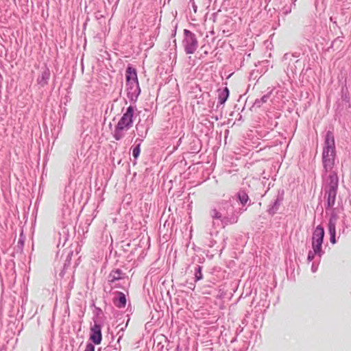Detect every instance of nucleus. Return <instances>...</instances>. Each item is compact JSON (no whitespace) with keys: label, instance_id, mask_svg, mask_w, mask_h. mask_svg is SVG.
I'll return each mask as SVG.
<instances>
[{"label":"nucleus","instance_id":"obj_25","mask_svg":"<svg viewBox=\"0 0 351 351\" xmlns=\"http://www.w3.org/2000/svg\"><path fill=\"white\" fill-rule=\"evenodd\" d=\"M84 351H95V346L91 343H87Z\"/></svg>","mask_w":351,"mask_h":351},{"label":"nucleus","instance_id":"obj_33","mask_svg":"<svg viewBox=\"0 0 351 351\" xmlns=\"http://www.w3.org/2000/svg\"><path fill=\"white\" fill-rule=\"evenodd\" d=\"M70 255H72V253H71L69 255H67V259L70 257Z\"/></svg>","mask_w":351,"mask_h":351},{"label":"nucleus","instance_id":"obj_26","mask_svg":"<svg viewBox=\"0 0 351 351\" xmlns=\"http://www.w3.org/2000/svg\"><path fill=\"white\" fill-rule=\"evenodd\" d=\"M291 57H298V56L296 54L285 53L283 56V59L285 60H291Z\"/></svg>","mask_w":351,"mask_h":351},{"label":"nucleus","instance_id":"obj_23","mask_svg":"<svg viewBox=\"0 0 351 351\" xmlns=\"http://www.w3.org/2000/svg\"><path fill=\"white\" fill-rule=\"evenodd\" d=\"M315 255H317V254H314L313 250H310L308 253V261L311 262L314 259Z\"/></svg>","mask_w":351,"mask_h":351},{"label":"nucleus","instance_id":"obj_10","mask_svg":"<svg viewBox=\"0 0 351 351\" xmlns=\"http://www.w3.org/2000/svg\"><path fill=\"white\" fill-rule=\"evenodd\" d=\"M336 221L335 216H331L328 221V232L330 234V241L331 243L335 244L337 243L336 240Z\"/></svg>","mask_w":351,"mask_h":351},{"label":"nucleus","instance_id":"obj_4","mask_svg":"<svg viewBox=\"0 0 351 351\" xmlns=\"http://www.w3.org/2000/svg\"><path fill=\"white\" fill-rule=\"evenodd\" d=\"M126 90L127 96L130 101L136 102L141 93V88L136 70L130 66L126 69Z\"/></svg>","mask_w":351,"mask_h":351},{"label":"nucleus","instance_id":"obj_30","mask_svg":"<svg viewBox=\"0 0 351 351\" xmlns=\"http://www.w3.org/2000/svg\"><path fill=\"white\" fill-rule=\"evenodd\" d=\"M95 309H96V311H97V315H99V313H102V311H101V309L100 308L96 307V308H95Z\"/></svg>","mask_w":351,"mask_h":351},{"label":"nucleus","instance_id":"obj_1","mask_svg":"<svg viewBox=\"0 0 351 351\" xmlns=\"http://www.w3.org/2000/svg\"><path fill=\"white\" fill-rule=\"evenodd\" d=\"M246 210V208H239L234 210L231 202H226L222 203L219 210L216 208L210 210V215L213 219H219L223 228L229 224H234L238 221L239 215Z\"/></svg>","mask_w":351,"mask_h":351},{"label":"nucleus","instance_id":"obj_24","mask_svg":"<svg viewBox=\"0 0 351 351\" xmlns=\"http://www.w3.org/2000/svg\"><path fill=\"white\" fill-rule=\"evenodd\" d=\"M143 128V125H140L139 123L136 124V131L138 132V134L141 136V137H145V134H146V132L145 133V134H143V132H141V133H139V130H140V128Z\"/></svg>","mask_w":351,"mask_h":351},{"label":"nucleus","instance_id":"obj_14","mask_svg":"<svg viewBox=\"0 0 351 351\" xmlns=\"http://www.w3.org/2000/svg\"><path fill=\"white\" fill-rule=\"evenodd\" d=\"M219 94H218V100L219 104L220 105H223L225 104V102L227 101L228 97H229V89L228 87H225L222 90H218Z\"/></svg>","mask_w":351,"mask_h":351},{"label":"nucleus","instance_id":"obj_15","mask_svg":"<svg viewBox=\"0 0 351 351\" xmlns=\"http://www.w3.org/2000/svg\"><path fill=\"white\" fill-rule=\"evenodd\" d=\"M322 243L323 242L312 241V248L313 253L317 254L319 258L324 254V252L322 248Z\"/></svg>","mask_w":351,"mask_h":351},{"label":"nucleus","instance_id":"obj_5","mask_svg":"<svg viewBox=\"0 0 351 351\" xmlns=\"http://www.w3.org/2000/svg\"><path fill=\"white\" fill-rule=\"evenodd\" d=\"M339 179L337 173H331L326 180L324 186V198L326 199V209L332 208L335 203L337 191L338 188Z\"/></svg>","mask_w":351,"mask_h":351},{"label":"nucleus","instance_id":"obj_32","mask_svg":"<svg viewBox=\"0 0 351 351\" xmlns=\"http://www.w3.org/2000/svg\"><path fill=\"white\" fill-rule=\"evenodd\" d=\"M237 330H239V332H242L243 330V328H241V326H239V328H238Z\"/></svg>","mask_w":351,"mask_h":351},{"label":"nucleus","instance_id":"obj_8","mask_svg":"<svg viewBox=\"0 0 351 351\" xmlns=\"http://www.w3.org/2000/svg\"><path fill=\"white\" fill-rule=\"evenodd\" d=\"M90 339L95 345L101 343L102 340L101 326L96 323L90 328Z\"/></svg>","mask_w":351,"mask_h":351},{"label":"nucleus","instance_id":"obj_9","mask_svg":"<svg viewBox=\"0 0 351 351\" xmlns=\"http://www.w3.org/2000/svg\"><path fill=\"white\" fill-rule=\"evenodd\" d=\"M51 76V72L49 69L45 66L43 71H41V73L37 77V84L40 87H45L48 84L49 80L50 79Z\"/></svg>","mask_w":351,"mask_h":351},{"label":"nucleus","instance_id":"obj_16","mask_svg":"<svg viewBox=\"0 0 351 351\" xmlns=\"http://www.w3.org/2000/svg\"><path fill=\"white\" fill-rule=\"evenodd\" d=\"M342 221L344 227L343 229V232L345 228H348L351 227V206L350 208V210L344 215Z\"/></svg>","mask_w":351,"mask_h":351},{"label":"nucleus","instance_id":"obj_27","mask_svg":"<svg viewBox=\"0 0 351 351\" xmlns=\"http://www.w3.org/2000/svg\"><path fill=\"white\" fill-rule=\"evenodd\" d=\"M318 269V264L315 263V262H313L312 263V265H311V271L313 273H315L317 271Z\"/></svg>","mask_w":351,"mask_h":351},{"label":"nucleus","instance_id":"obj_7","mask_svg":"<svg viewBox=\"0 0 351 351\" xmlns=\"http://www.w3.org/2000/svg\"><path fill=\"white\" fill-rule=\"evenodd\" d=\"M284 191H282L281 193L278 192V195L276 196V198L272 201L267 207V213L271 215L274 216L279 210L284 197H283Z\"/></svg>","mask_w":351,"mask_h":351},{"label":"nucleus","instance_id":"obj_2","mask_svg":"<svg viewBox=\"0 0 351 351\" xmlns=\"http://www.w3.org/2000/svg\"><path fill=\"white\" fill-rule=\"evenodd\" d=\"M335 143L333 133L330 131L326 132L324 146L322 152V162L326 172L330 171L335 165Z\"/></svg>","mask_w":351,"mask_h":351},{"label":"nucleus","instance_id":"obj_22","mask_svg":"<svg viewBox=\"0 0 351 351\" xmlns=\"http://www.w3.org/2000/svg\"><path fill=\"white\" fill-rule=\"evenodd\" d=\"M142 140L139 141V143L132 149V156L134 158V159H137L139 156L140 152H141V141Z\"/></svg>","mask_w":351,"mask_h":351},{"label":"nucleus","instance_id":"obj_11","mask_svg":"<svg viewBox=\"0 0 351 351\" xmlns=\"http://www.w3.org/2000/svg\"><path fill=\"white\" fill-rule=\"evenodd\" d=\"M113 302L117 307L119 308H124L127 302L125 295L123 292L117 291Z\"/></svg>","mask_w":351,"mask_h":351},{"label":"nucleus","instance_id":"obj_13","mask_svg":"<svg viewBox=\"0 0 351 351\" xmlns=\"http://www.w3.org/2000/svg\"><path fill=\"white\" fill-rule=\"evenodd\" d=\"M124 276L125 274L123 273L122 270L120 269L112 270L108 276V282L110 283H113L117 280L123 279L124 278Z\"/></svg>","mask_w":351,"mask_h":351},{"label":"nucleus","instance_id":"obj_17","mask_svg":"<svg viewBox=\"0 0 351 351\" xmlns=\"http://www.w3.org/2000/svg\"><path fill=\"white\" fill-rule=\"evenodd\" d=\"M237 197L240 202V203L245 206L247 202L249 201V197L247 193L245 191H240L237 193Z\"/></svg>","mask_w":351,"mask_h":351},{"label":"nucleus","instance_id":"obj_28","mask_svg":"<svg viewBox=\"0 0 351 351\" xmlns=\"http://www.w3.org/2000/svg\"><path fill=\"white\" fill-rule=\"evenodd\" d=\"M291 8H290V7L285 6V7H284V8H283V12H284V14H287L290 13V12H291Z\"/></svg>","mask_w":351,"mask_h":351},{"label":"nucleus","instance_id":"obj_29","mask_svg":"<svg viewBox=\"0 0 351 351\" xmlns=\"http://www.w3.org/2000/svg\"><path fill=\"white\" fill-rule=\"evenodd\" d=\"M215 243H216V241H214V240H210V243H209V244H208V246H209L210 247H213V246L215 245Z\"/></svg>","mask_w":351,"mask_h":351},{"label":"nucleus","instance_id":"obj_6","mask_svg":"<svg viewBox=\"0 0 351 351\" xmlns=\"http://www.w3.org/2000/svg\"><path fill=\"white\" fill-rule=\"evenodd\" d=\"M182 45L186 54H193L198 47V41L195 34L185 29Z\"/></svg>","mask_w":351,"mask_h":351},{"label":"nucleus","instance_id":"obj_21","mask_svg":"<svg viewBox=\"0 0 351 351\" xmlns=\"http://www.w3.org/2000/svg\"><path fill=\"white\" fill-rule=\"evenodd\" d=\"M191 144L193 145L191 148V152L193 154L198 153L200 150V143L199 141H193Z\"/></svg>","mask_w":351,"mask_h":351},{"label":"nucleus","instance_id":"obj_19","mask_svg":"<svg viewBox=\"0 0 351 351\" xmlns=\"http://www.w3.org/2000/svg\"><path fill=\"white\" fill-rule=\"evenodd\" d=\"M118 335H119V337L118 338L117 343L118 344V347L116 346V345L113 346H108V351H119L121 350V346L119 345V341L121 339L123 335V328H121L119 332Z\"/></svg>","mask_w":351,"mask_h":351},{"label":"nucleus","instance_id":"obj_35","mask_svg":"<svg viewBox=\"0 0 351 351\" xmlns=\"http://www.w3.org/2000/svg\"><path fill=\"white\" fill-rule=\"evenodd\" d=\"M295 1H296V0H294V1H293V4H294V5H295Z\"/></svg>","mask_w":351,"mask_h":351},{"label":"nucleus","instance_id":"obj_18","mask_svg":"<svg viewBox=\"0 0 351 351\" xmlns=\"http://www.w3.org/2000/svg\"><path fill=\"white\" fill-rule=\"evenodd\" d=\"M270 93L264 95L261 98L256 99L254 103V107L260 108L263 104L266 103L269 99Z\"/></svg>","mask_w":351,"mask_h":351},{"label":"nucleus","instance_id":"obj_31","mask_svg":"<svg viewBox=\"0 0 351 351\" xmlns=\"http://www.w3.org/2000/svg\"><path fill=\"white\" fill-rule=\"evenodd\" d=\"M342 99L343 100L348 101V97H347L346 94H343V93L342 94Z\"/></svg>","mask_w":351,"mask_h":351},{"label":"nucleus","instance_id":"obj_20","mask_svg":"<svg viewBox=\"0 0 351 351\" xmlns=\"http://www.w3.org/2000/svg\"><path fill=\"white\" fill-rule=\"evenodd\" d=\"M202 267L197 265L195 269V280L197 282L203 278V274L202 273Z\"/></svg>","mask_w":351,"mask_h":351},{"label":"nucleus","instance_id":"obj_3","mask_svg":"<svg viewBox=\"0 0 351 351\" xmlns=\"http://www.w3.org/2000/svg\"><path fill=\"white\" fill-rule=\"evenodd\" d=\"M134 107L130 106L127 108L125 112L119 121L115 126L113 138L116 141H120L125 136V132L128 131L133 125V117H134Z\"/></svg>","mask_w":351,"mask_h":351},{"label":"nucleus","instance_id":"obj_12","mask_svg":"<svg viewBox=\"0 0 351 351\" xmlns=\"http://www.w3.org/2000/svg\"><path fill=\"white\" fill-rule=\"evenodd\" d=\"M324 237V229L321 225L317 226L313 231L312 241L323 242Z\"/></svg>","mask_w":351,"mask_h":351},{"label":"nucleus","instance_id":"obj_34","mask_svg":"<svg viewBox=\"0 0 351 351\" xmlns=\"http://www.w3.org/2000/svg\"><path fill=\"white\" fill-rule=\"evenodd\" d=\"M210 234L211 237L213 236V232H210Z\"/></svg>","mask_w":351,"mask_h":351}]
</instances>
